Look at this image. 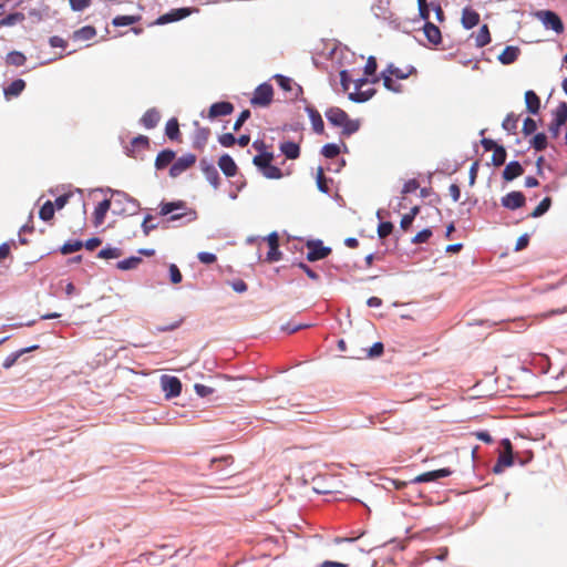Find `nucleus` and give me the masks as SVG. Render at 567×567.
<instances>
[{
    "label": "nucleus",
    "mask_w": 567,
    "mask_h": 567,
    "mask_svg": "<svg viewBox=\"0 0 567 567\" xmlns=\"http://www.w3.org/2000/svg\"><path fill=\"white\" fill-rule=\"evenodd\" d=\"M326 117L333 126L341 127L342 134L351 135L359 130V122L350 120L348 114L340 107H330L326 111Z\"/></svg>",
    "instance_id": "1"
},
{
    "label": "nucleus",
    "mask_w": 567,
    "mask_h": 567,
    "mask_svg": "<svg viewBox=\"0 0 567 567\" xmlns=\"http://www.w3.org/2000/svg\"><path fill=\"white\" fill-rule=\"evenodd\" d=\"M274 96V89L269 83H262L255 89L254 95L250 100L252 106L266 107L268 106Z\"/></svg>",
    "instance_id": "2"
},
{
    "label": "nucleus",
    "mask_w": 567,
    "mask_h": 567,
    "mask_svg": "<svg viewBox=\"0 0 567 567\" xmlns=\"http://www.w3.org/2000/svg\"><path fill=\"white\" fill-rule=\"evenodd\" d=\"M567 122V103L561 102L554 111V120L549 124L548 131L551 137H558L560 127Z\"/></svg>",
    "instance_id": "3"
},
{
    "label": "nucleus",
    "mask_w": 567,
    "mask_h": 567,
    "mask_svg": "<svg viewBox=\"0 0 567 567\" xmlns=\"http://www.w3.org/2000/svg\"><path fill=\"white\" fill-rule=\"evenodd\" d=\"M536 16L547 29H551L558 34L564 32L563 21L557 13L549 10H542L538 11Z\"/></svg>",
    "instance_id": "4"
},
{
    "label": "nucleus",
    "mask_w": 567,
    "mask_h": 567,
    "mask_svg": "<svg viewBox=\"0 0 567 567\" xmlns=\"http://www.w3.org/2000/svg\"><path fill=\"white\" fill-rule=\"evenodd\" d=\"M196 155L192 153L185 154L178 157L176 161L174 159V163L169 168V176L173 178L178 177L185 171L190 168L196 163Z\"/></svg>",
    "instance_id": "5"
},
{
    "label": "nucleus",
    "mask_w": 567,
    "mask_h": 567,
    "mask_svg": "<svg viewBox=\"0 0 567 567\" xmlns=\"http://www.w3.org/2000/svg\"><path fill=\"white\" fill-rule=\"evenodd\" d=\"M368 79L362 78L354 81V91L349 93V99L357 103L367 102L370 100L375 91L373 89L363 91L362 87L368 84Z\"/></svg>",
    "instance_id": "6"
},
{
    "label": "nucleus",
    "mask_w": 567,
    "mask_h": 567,
    "mask_svg": "<svg viewBox=\"0 0 567 567\" xmlns=\"http://www.w3.org/2000/svg\"><path fill=\"white\" fill-rule=\"evenodd\" d=\"M307 260L317 261L328 257L331 254V248L323 246L321 240H312L307 243Z\"/></svg>",
    "instance_id": "7"
},
{
    "label": "nucleus",
    "mask_w": 567,
    "mask_h": 567,
    "mask_svg": "<svg viewBox=\"0 0 567 567\" xmlns=\"http://www.w3.org/2000/svg\"><path fill=\"white\" fill-rule=\"evenodd\" d=\"M501 204L509 210H515L525 206L526 197L522 192L513 190L501 198Z\"/></svg>",
    "instance_id": "8"
},
{
    "label": "nucleus",
    "mask_w": 567,
    "mask_h": 567,
    "mask_svg": "<svg viewBox=\"0 0 567 567\" xmlns=\"http://www.w3.org/2000/svg\"><path fill=\"white\" fill-rule=\"evenodd\" d=\"M161 385L166 398H174L181 394L182 383L176 377L163 375L161 378Z\"/></svg>",
    "instance_id": "9"
},
{
    "label": "nucleus",
    "mask_w": 567,
    "mask_h": 567,
    "mask_svg": "<svg viewBox=\"0 0 567 567\" xmlns=\"http://www.w3.org/2000/svg\"><path fill=\"white\" fill-rule=\"evenodd\" d=\"M192 13V9L189 8H178L173 9L169 12L158 17L153 24H166L175 21H179Z\"/></svg>",
    "instance_id": "10"
},
{
    "label": "nucleus",
    "mask_w": 567,
    "mask_h": 567,
    "mask_svg": "<svg viewBox=\"0 0 567 567\" xmlns=\"http://www.w3.org/2000/svg\"><path fill=\"white\" fill-rule=\"evenodd\" d=\"M150 147V140L145 135L134 137L130 145L126 146V154L131 157H138V155Z\"/></svg>",
    "instance_id": "11"
},
{
    "label": "nucleus",
    "mask_w": 567,
    "mask_h": 567,
    "mask_svg": "<svg viewBox=\"0 0 567 567\" xmlns=\"http://www.w3.org/2000/svg\"><path fill=\"white\" fill-rule=\"evenodd\" d=\"M452 474V471L450 468H440L435 471H430L422 473L417 475L413 482L414 483H427V482H434L443 477H447Z\"/></svg>",
    "instance_id": "12"
},
{
    "label": "nucleus",
    "mask_w": 567,
    "mask_h": 567,
    "mask_svg": "<svg viewBox=\"0 0 567 567\" xmlns=\"http://www.w3.org/2000/svg\"><path fill=\"white\" fill-rule=\"evenodd\" d=\"M234 112V105L230 102H217L210 105L208 118L214 120L219 116H226Z\"/></svg>",
    "instance_id": "13"
},
{
    "label": "nucleus",
    "mask_w": 567,
    "mask_h": 567,
    "mask_svg": "<svg viewBox=\"0 0 567 567\" xmlns=\"http://www.w3.org/2000/svg\"><path fill=\"white\" fill-rule=\"evenodd\" d=\"M200 168L206 177V179L215 187L217 188L219 186V174L216 169V167L209 163L206 159L200 161Z\"/></svg>",
    "instance_id": "14"
},
{
    "label": "nucleus",
    "mask_w": 567,
    "mask_h": 567,
    "mask_svg": "<svg viewBox=\"0 0 567 567\" xmlns=\"http://www.w3.org/2000/svg\"><path fill=\"white\" fill-rule=\"evenodd\" d=\"M461 23L465 29H472L480 23V13L470 7L462 11Z\"/></svg>",
    "instance_id": "15"
},
{
    "label": "nucleus",
    "mask_w": 567,
    "mask_h": 567,
    "mask_svg": "<svg viewBox=\"0 0 567 567\" xmlns=\"http://www.w3.org/2000/svg\"><path fill=\"white\" fill-rule=\"evenodd\" d=\"M196 131L194 135L193 146L197 150H203L209 138L210 130L208 127L199 126L198 122H195Z\"/></svg>",
    "instance_id": "16"
},
{
    "label": "nucleus",
    "mask_w": 567,
    "mask_h": 567,
    "mask_svg": "<svg viewBox=\"0 0 567 567\" xmlns=\"http://www.w3.org/2000/svg\"><path fill=\"white\" fill-rule=\"evenodd\" d=\"M524 174V168L523 166L520 165L519 162L517 161H513V162H509L504 171H503V178L506 181V182H512L514 181L515 178L522 176Z\"/></svg>",
    "instance_id": "17"
},
{
    "label": "nucleus",
    "mask_w": 567,
    "mask_h": 567,
    "mask_svg": "<svg viewBox=\"0 0 567 567\" xmlns=\"http://www.w3.org/2000/svg\"><path fill=\"white\" fill-rule=\"evenodd\" d=\"M111 208V199H104L95 207L93 212V224L95 227L104 223L105 215Z\"/></svg>",
    "instance_id": "18"
},
{
    "label": "nucleus",
    "mask_w": 567,
    "mask_h": 567,
    "mask_svg": "<svg viewBox=\"0 0 567 567\" xmlns=\"http://www.w3.org/2000/svg\"><path fill=\"white\" fill-rule=\"evenodd\" d=\"M218 166L227 177H233L237 174V165L228 154L219 157Z\"/></svg>",
    "instance_id": "19"
},
{
    "label": "nucleus",
    "mask_w": 567,
    "mask_h": 567,
    "mask_svg": "<svg viewBox=\"0 0 567 567\" xmlns=\"http://www.w3.org/2000/svg\"><path fill=\"white\" fill-rule=\"evenodd\" d=\"M269 251L267 254L268 261H278L281 258V252L279 251V239L276 233H272L268 236Z\"/></svg>",
    "instance_id": "20"
},
{
    "label": "nucleus",
    "mask_w": 567,
    "mask_h": 567,
    "mask_svg": "<svg viewBox=\"0 0 567 567\" xmlns=\"http://www.w3.org/2000/svg\"><path fill=\"white\" fill-rule=\"evenodd\" d=\"M25 89V82L22 79H17L3 89V94L7 100L19 96Z\"/></svg>",
    "instance_id": "21"
},
{
    "label": "nucleus",
    "mask_w": 567,
    "mask_h": 567,
    "mask_svg": "<svg viewBox=\"0 0 567 567\" xmlns=\"http://www.w3.org/2000/svg\"><path fill=\"white\" fill-rule=\"evenodd\" d=\"M423 32L429 42L432 44H440L442 41L441 30L432 22H426L423 27Z\"/></svg>",
    "instance_id": "22"
},
{
    "label": "nucleus",
    "mask_w": 567,
    "mask_h": 567,
    "mask_svg": "<svg viewBox=\"0 0 567 567\" xmlns=\"http://www.w3.org/2000/svg\"><path fill=\"white\" fill-rule=\"evenodd\" d=\"M175 155H176L175 152L172 150H163L156 156L155 167L157 169L166 168L169 164L174 163Z\"/></svg>",
    "instance_id": "23"
},
{
    "label": "nucleus",
    "mask_w": 567,
    "mask_h": 567,
    "mask_svg": "<svg viewBox=\"0 0 567 567\" xmlns=\"http://www.w3.org/2000/svg\"><path fill=\"white\" fill-rule=\"evenodd\" d=\"M519 53H520L519 48L513 47V45H508L498 55V60H499V62L502 64L508 65V64L514 63L517 60Z\"/></svg>",
    "instance_id": "24"
},
{
    "label": "nucleus",
    "mask_w": 567,
    "mask_h": 567,
    "mask_svg": "<svg viewBox=\"0 0 567 567\" xmlns=\"http://www.w3.org/2000/svg\"><path fill=\"white\" fill-rule=\"evenodd\" d=\"M161 120V114L156 109L147 110L141 118V123L147 130L154 128Z\"/></svg>",
    "instance_id": "25"
},
{
    "label": "nucleus",
    "mask_w": 567,
    "mask_h": 567,
    "mask_svg": "<svg viewBox=\"0 0 567 567\" xmlns=\"http://www.w3.org/2000/svg\"><path fill=\"white\" fill-rule=\"evenodd\" d=\"M526 109L532 114H537L540 109V99L532 90L525 92Z\"/></svg>",
    "instance_id": "26"
},
{
    "label": "nucleus",
    "mask_w": 567,
    "mask_h": 567,
    "mask_svg": "<svg viewBox=\"0 0 567 567\" xmlns=\"http://www.w3.org/2000/svg\"><path fill=\"white\" fill-rule=\"evenodd\" d=\"M306 111L311 120L313 131L318 134H322L324 131V124L320 113L312 106H307Z\"/></svg>",
    "instance_id": "27"
},
{
    "label": "nucleus",
    "mask_w": 567,
    "mask_h": 567,
    "mask_svg": "<svg viewBox=\"0 0 567 567\" xmlns=\"http://www.w3.org/2000/svg\"><path fill=\"white\" fill-rule=\"evenodd\" d=\"M279 148L288 159H296L300 155L299 145L291 141L281 143Z\"/></svg>",
    "instance_id": "28"
},
{
    "label": "nucleus",
    "mask_w": 567,
    "mask_h": 567,
    "mask_svg": "<svg viewBox=\"0 0 567 567\" xmlns=\"http://www.w3.org/2000/svg\"><path fill=\"white\" fill-rule=\"evenodd\" d=\"M385 71L395 76L396 79L404 80L408 79L411 74L415 73V69L413 66H406L404 69L398 68L394 64L390 63Z\"/></svg>",
    "instance_id": "29"
},
{
    "label": "nucleus",
    "mask_w": 567,
    "mask_h": 567,
    "mask_svg": "<svg viewBox=\"0 0 567 567\" xmlns=\"http://www.w3.org/2000/svg\"><path fill=\"white\" fill-rule=\"evenodd\" d=\"M179 209H186L185 202H183V200L168 202V203L162 202L159 204V215L161 216H167V215L174 213L175 210H179Z\"/></svg>",
    "instance_id": "30"
},
{
    "label": "nucleus",
    "mask_w": 567,
    "mask_h": 567,
    "mask_svg": "<svg viewBox=\"0 0 567 567\" xmlns=\"http://www.w3.org/2000/svg\"><path fill=\"white\" fill-rule=\"evenodd\" d=\"M95 34H96V30L94 27L85 25V27H82L81 29L74 31L73 39L75 41H87V40L93 39L95 37Z\"/></svg>",
    "instance_id": "31"
},
{
    "label": "nucleus",
    "mask_w": 567,
    "mask_h": 567,
    "mask_svg": "<svg viewBox=\"0 0 567 567\" xmlns=\"http://www.w3.org/2000/svg\"><path fill=\"white\" fill-rule=\"evenodd\" d=\"M491 33L487 24H483L475 35V45L483 48L491 42Z\"/></svg>",
    "instance_id": "32"
},
{
    "label": "nucleus",
    "mask_w": 567,
    "mask_h": 567,
    "mask_svg": "<svg viewBox=\"0 0 567 567\" xmlns=\"http://www.w3.org/2000/svg\"><path fill=\"white\" fill-rule=\"evenodd\" d=\"M165 134L172 141H176L179 138L181 132L177 118L173 117L167 121L165 126Z\"/></svg>",
    "instance_id": "33"
},
{
    "label": "nucleus",
    "mask_w": 567,
    "mask_h": 567,
    "mask_svg": "<svg viewBox=\"0 0 567 567\" xmlns=\"http://www.w3.org/2000/svg\"><path fill=\"white\" fill-rule=\"evenodd\" d=\"M274 159V154L270 152H262L258 155H256L252 158V163L255 166H257L260 171H262L265 167L269 166Z\"/></svg>",
    "instance_id": "34"
},
{
    "label": "nucleus",
    "mask_w": 567,
    "mask_h": 567,
    "mask_svg": "<svg viewBox=\"0 0 567 567\" xmlns=\"http://www.w3.org/2000/svg\"><path fill=\"white\" fill-rule=\"evenodd\" d=\"M35 349H38V346H32V347H29V348H23V349H21V350L17 351V352H14V353H11L10 355H8V357L4 359V361H3V363H2L3 368H4V369H9V368H11V367L16 363V361H17V360L22 355V354H24V353H27V352H30V351H33V350H35Z\"/></svg>",
    "instance_id": "35"
},
{
    "label": "nucleus",
    "mask_w": 567,
    "mask_h": 567,
    "mask_svg": "<svg viewBox=\"0 0 567 567\" xmlns=\"http://www.w3.org/2000/svg\"><path fill=\"white\" fill-rule=\"evenodd\" d=\"M142 19L141 16H116L112 20V24L114 27H125V25H132L138 22Z\"/></svg>",
    "instance_id": "36"
},
{
    "label": "nucleus",
    "mask_w": 567,
    "mask_h": 567,
    "mask_svg": "<svg viewBox=\"0 0 567 567\" xmlns=\"http://www.w3.org/2000/svg\"><path fill=\"white\" fill-rule=\"evenodd\" d=\"M25 19L22 12L10 13L0 20V27H12L23 22Z\"/></svg>",
    "instance_id": "37"
},
{
    "label": "nucleus",
    "mask_w": 567,
    "mask_h": 567,
    "mask_svg": "<svg viewBox=\"0 0 567 567\" xmlns=\"http://www.w3.org/2000/svg\"><path fill=\"white\" fill-rule=\"evenodd\" d=\"M519 117L514 113H508L502 123V127L508 133H516Z\"/></svg>",
    "instance_id": "38"
},
{
    "label": "nucleus",
    "mask_w": 567,
    "mask_h": 567,
    "mask_svg": "<svg viewBox=\"0 0 567 567\" xmlns=\"http://www.w3.org/2000/svg\"><path fill=\"white\" fill-rule=\"evenodd\" d=\"M550 206H551V198L550 197H545L538 204V206L529 214V217L530 218H538V217L543 216L545 213L548 212Z\"/></svg>",
    "instance_id": "39"
},
{
    "label": "nucleus",
    "mask_w": 567,
    "mask_h": 567,
    "mask_svg": "<svg viewBox=\"0 0 567 567\" xmlns=\"http://www.w3.org/2000/svg\"><path fill=\"white\" fill-rule=\"evenodd\" d=\"M141 262H142V258L141 257L132 256L130 258H126L124 260L118 261L116 267L120 270H130V269L137 268Z\"/></svg>",
    "instance_id": "40"
},
{
    "label": "nucleus",
    "mask_w": 567,
    "mask_h": 567,
    "mask_svg": "<svg viewBox=\"0 0 567 567\" xmlns=\"http://www.w3.org/2000/svg\"><path fill=\"white\" fill-rule=\"evenodd\" d=\"M53 216H54V205L51 200H47L40 208L39 217L44 221H49L53 218Z\"/></svg>",
    "instance_id": "41"
},
{
    "label": "nucleus",
    "mask_w": 567,
    "mask_h": 567,
    "mask_svg": "<svg viewBox=\"0 0 567 567\" xmlns=\"http://www.w3.org/2000/svg\"><path fill=\"white\" fill-rule=\"evenodd\" d=\"M506 156H507L506 150L503 146L497 145L493 150L492 163L495 166H501L505 163Z\"/></svg>",
    "instance_id": "42"
},
{
    "label": "nucleus",
    "mask_w": 567,
    "mask_h": 567,
    "mask_svg": "<svg viewBox=\"0 0 567 567\" xmlns=\"http://www.w3.org/2000/svg\"><path fill=\"white\" fill-rule=\"evenodd\" d=\"M381 78L383 80V85L385 89L395 93L401 92V85L396 84L395 81L392 79V75L389 74L385 70L381 73Z\"/></svg>",
    "instance_id": "43"
},
{
    "label": "nucleus",
    "mask_w": 567,
    "mask_h": 567,
    "mask_svg": "<svg viewBox=\"0 0 567 567\" xmlns=\"http://www.w3.org/2000/svg\"><path fill=\"white\" fill-rule=\"evenodd\" d=\"M6 60H7V63L10 65L22 66L25 63L27 58L21 52L12 51L7 55Z\"/></svg>",
    "instance_id": "44"
},
{
    "label": "nucleus",
    "mask_w": 567,
    "mask_h": 567,
    "mask_svg": "<svg viewBox=\"0 0 567 567\" xmlns=\"http://www.w3.org/2000/svg\"><path fill=\"white\" fill-rule=\"evenodd\" d=\"M122 256V250L115 247L103 248L99 251L97 257L103 259H113Z\"/></svg>",
    "instance_id": "45"
},
{
    "label": "nucleus",
    "mask_w": 567,
    "mask_h": 567,
    "mask_svg": "<svg viewBox=\"0 0 567 567\" xmlns=\"http://www.w3.org/2000/svg\"><path fill=\"white\" fill-rule=\"evenodd\" d=\"M82 247H83V243L81 240L66 241L60 248V251L63 255H69V254L79 251Z\"/></svg>",
    "instance_id": "46"
},
{
    "label": "nucleus",
    "mask_w": 567,
    "mask_h": 567,
    "mask_svg": "<svg viewBox=\"0 0 567 567\" xmlns=\"http://www.w3.org/2000/svg\"><path fill=\"white\" fill-rule=\"evenodd\" d=\"M513 464V455L502 453L498 457L497 464L494 466V472L499 473L503 467L511 466Z\"/></svg>",
    "instance_id": "47"
},
{
    "label": "nucleus",
    "mask_w": 567,
    "mask_h": 567,
    "mask_svg": "<svg viewBox=\"0 0 567 567\" xmlns=\"http://www.w3.org/2000/svg\"><path fill=\"white\" fill-rule=\"evenodd\" d=\"M261 172H262V175L269 179H279L282 177L281 169L271 164L269 166L265 167Z\"/></svg>",
    "instance_id": "48"
},
{
    "label": "nucleus",
    "mask_w": 567,
    "mask_h": 567,
    "mask_svg": "<svg viewBox=\"0 0 567 567\" xmlns=\"http://www.w3.org/2000/svg\"><path fill=\"white\" fill-rule=\"evenodd\" d=\"M530 144L536 151H543L547 147V137L544 133H537Z\"/></svg>",
    "instance_id": "49"
},
{
    "label": "nucleus",
    "mask_w": 567,
    "mask_h": 567,
    "mask_svg": "<svg viewBox=\"0 0 567 567\" xmlns=\"http://www.w3.org/2000/svg\"><path fill=\"white\" fill-rule=\"evenodd\" d=\"M417 7H419V16L422 20L426 22H430L429 21V18H430V9L432 8L431 3L429 4L427 3V0H420L417 1Z\"/></svg>",
    "instance_id": "50"
},
{
    "label": "nucleus",
    "mask_w": 567,
    "mask_h": 567,
    "mask_svg": "<svg viewBox=\"0 0 567 567\" xmlns=\"http://www.w3.org/2000/svg\"><path fill=\"white\" fill-rule=\"evenodd\" d=\"M321 154L327 158H334L340 154V147L337 144H326Z\"/></svg>",
    "instance_id": "51"
},
{
    "label": "nucleus",
    "mask_w": 567,
    "mask_h": 567,
    "mask_svg": "<svg viewBox=\"0 0 567 567\" xmlns=\"http://www.w3.org/2000/svg\"><path fill=\"white\" fill-rule=\"evenodd\" d=\"M275 80L277 81L278 85L284 91H291L292 90L293 82H292V80L290 78H287V76L281 75V74H277L275 76Z\"/></svg>",
    "instance_id": "52"
},
{
    "label": "nucleus",
    "mask_w": 567,
    "mask_h": 567,
    "mask_svg": "<svg viewBox=\"0 0 567 567\" xmlns=\"http://www.w3.org/2000/svg\"><path fill=\"white\" fill-rule=\"evenodd\" d=\"M171 282L176 285L183 279L182 272L175 264H171L168 267Z\"/></svg>",
    "instance_id": "53"
},
{
    "label": "nucleus",
    "mask_w": 567,
    "mask_h": 567,
    "mask_svg": "<svg viewBox=\"0 0 567 567\" xmlns=\"http://www.w3.org/2000/svg\"><path fill=\"white\" fill-rule=\"evenodd\" d=\"M152 220H153L152 215H146L143 219L142 230L145 236H148L152 230L157 228V225L153 224Z\"/></svg>",
    "instance_id": "54"
},
{
    "label": "nucleus",
    "mask_w": 567,
    "mask_h": 567,
    "mask_svg": "<svg viewBox=\"0 0 567 567\" xmlns=\"http://www.w3.org/2000/svg\"><path fill=\"white\" fill-rule=\"evenodd\" d=\"M393 230V224L391 221H383L378 227V235L380 238L388 237Z\"/></svg>",
    "instance_id": "55"
},
{
    "label": "nucleus",
    "mask_w": 567,
    "mask_h": 567,
    "mask_svg": "<svg viewBox=\"0 0 567 567\" xmlns=\"http://www.w3.org/2000/svg\"><path fill=\"white\" fill-rule=\"evenodd\" d=\"M218 142L224 147H231L236 143V137L231 133H224L218 136Z\"/></svg>",
    "instance_id": "56"
},
{
    "label": "nucleus",
    "mask_w": 567,
    "mask_h": 567,
    "mask_svg": "<svg viewBox=\"0 0 567 567\" xmlns=\"http://www.w3.org/2000/svg\"><path fill=\"white\" fill-rule=\"evenodd\" d=\"M432 236V231L431 229H423L421 231H419L414 238L412 239V243L413 244H423V243H426L430 237Z\"/></svg>",
    "instance_id": "57"
},
{
    "label": "nucleus",
    "mask_w": 567,
    "mask_h": 567,
    "mask_svg": "<svg viewBox=\"0 0 567 567\" xmlns=\"http://www.w3.org/2000/svg\"><path fill=\"white\" fill-rule=\"evenodd\" d=\"M537 130V124L532 117H526L523 124L524 135H530Z\"/></svg>",
    "instance_id": "58"
},
{
    "label": "nucleus",
    "mask_w": 567,
    "mask_h": 567,
    "mask_svg": "<svg viewBox=\"0 0 567 567\" xmlns=\"http://www.w3.org/2000/svg\"><path fill=\"white\" fill-rule=\"evenodd\" d=\"M378 64L374 56H369L364 66V74L367 76L373 75L377 71Z\"/></svg>",
    "instance_id": "59"
},
{
    "label": "nucleus",
    "mask_w": 567,
    "mask_h": 567,
    "mask_svg": "<svg viewBox=\"0 0 567 567\" xmlns=\"http://www.w3.org/2000/svg\"><path fill=\"white\" fill-rule=\"evenodd\" d=\"M197 258L200 262L205 265L214 264L217 260V257L215 254L202 251L197 255Z\"/></svg>",
    "instance_id": "60"
},
{
    "label": "nucleus",
    "mask_w": 567,
    "mask_h": 567,
    "mask_svg": "<svg viewBox=\"0 0 567 567\" xmlns=\"http://www.w3.org/2000/svg\"><path fill=\"white\" fill-rule=\"evenodd\" d=\"M72 10L82 11L90 7L92 0H69Z\"/></svg>",
    "instance_id": "61"
},
{
    "label": "nucleus",
    "mask_w": 567,
    "mask_h": 567,
    "mask_svg": "<svg viewBox=\"0 0 567 567\" xmlns=\"http://www.w3.org/2000/svg\"><path fill=\"white\" fill-rule=\"evenodd\" d=\"M250 117V111L249 110H244L238 118L236 120L235 124H234V127L233 130L234 131H239L240 127L243 126V124Z\"/></svg>",
    "instance_id": "62"
},
{
    "label": "nucleus",
    "mask_w": 567,
    "mask_h": 567,
    "mask_svg": "<svg viewBox=\"0 0 567 567\" xmlns=\"http://www.w3.org/2000/svg\"><path fill=\"white\" fill-rule=\"evenodd\" d=\"M420 187V184L416 179H410L408 181L402 188V194H409L412 192H415Z\"/></svg>",
    "instance_id": "63"
},
{
    "label": "nucleus",
    "mask_w": 567,
    "mask_h": 567,
    "mask_svg": "<svg viewBox=\"0 0 567 567\" xmlns=\"http://www.w3.org/2000/svg\"><path fill=\"white\" fill-rule=\"evenodd\" d=\"M384 347L382 342H375L369 350V357L375 358L380 357L383 353Z\"/></svg>",
    "instance_id": "64"
}]
</instances>
